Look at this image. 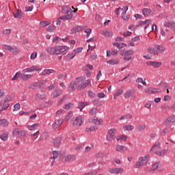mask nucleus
Returning <instances> with one entry per match:
<instances>
[{
	"instance_id": "nucleus-1",
	"label": "nucleus",
	"mask_w": 175,
	"mask_h": 175,
	"mask_svg": "<svg viewBox=\"0 0 175 175\" xmlns=\"http://www.w3.org/2000/svg\"><path fill=\"white\" fill-rule=\"evenodd\" d=\"M66 50H69V46H56L48 49L47 52L51 55H58L59 54H62L65 55L66 54Z\"/></svg>"
},
{
	"instance_id": "nucleus-2",
	"label": "nucleus",
	"mask_w": 175,
	"mask_h": 175,
	"mask_svg": "<svg viewBox=\"0 0 175 175\" xmlns=\"http://www.w3.org/2000/svg\"><path fill=\"white\" fill-rule=\"evenodd\" d=\"M76 80H77V84L78 86L77 87V90H84V88H86L87 85H85V77H77L76 78Z\"/></svg>"
},
{
	"instance_id": "nucleus-3",
	"label": "nucleus",
	"mask_w": 175,
	"mask_h": 175,
	"mask_svg": "<svg viewBox=\"0 0 175 175\" xmlns=\"http://www.w3.org/2000/svg\"><path fill=\"white\" fill-rule=\"evenodd\" d=\"M116 133H117V130H116V129H109L107 133V141L113 142V140L116 139Z\"/></svg>"
},
{
	"instance_id": "nucleus-4",
	"label": "nucleus",
	"mask_w": 175,
	"mask_h": 175,
	"mask_svg": "<svg viewBox=\"0 0 175 175\" xmlns=\"http://www.w3.org/2000/svg\"><path fill=\"white\" fill-rule=\"evenodd\" d=\"M83 122H84V118H81V116H78L76 118H73L71 120V124L73 126H81Z\"/></svg>"
},
{
	"instance_id": "nucleus-5",
	"label": "nucleus",
	"mask_w": 175,
	"mask_h": 175,
	"mask_svg": "<svg viewBox=\"0 0 175 175\" xmlns=\"http://www.w3.org/2000/svg\"><path fill=\"white\" fill-rule=\"evenodd\" d=\"M109 172L111 173V174H122V173H124V168H111L109 169Z\"/></svg>"
},
{
	"instance_id": "nucleus-6",
	"label": "nucleus",
	"mask_w": 175,
	"mask_h": 175,
	"mask_svg": "<svg viewBox=\"0 0 175 175\" xmlns=\"http://www.w3.org/2000/svg\"><path fill=\"white\" fill-rule=\"evenodd\" d=\"M75 159V155H68V156H64L60 158V161L62 162H72Z\"/></svg>"
},
{
	"instance_id": "nucleus-7",
	"label": "nucleus",
	"mask_w": 175,
	"mask_h": 175,
	"mask_svg": "<svg viewBox=\"0 0 175 175\" xmlns=\"http://www.w3.org/2000/svg\"><path fill=\"white\" fill-rule=\"evenodd\" d=\"M4 49L8 51H11L13 54H18V50H17V47L16 46L12 47L9 45H4Z\"/></svg>"
},
{
	"instance_id": "nucleus-8",
	"label": "nucleus",
	"mask_w": 175,
	"mask_h": 175,
	"mask_svg": "<svg viewBox=\"0 0 175 175\" xmlns=\"http://www.w3.org/2000/svg\"><path fill=\"white\" fill-rule=\"evenodd\" d=\"M61 142H62V138L60 137H57L53 139V144L55 148H59V146H61Z\"/></svg>"
},
{
	"instance_id": "nucleus-9",
	"label": "nucleus",
	"mask_w": 175,
	"mask_h": 175,
	"mask_svg": "<svg viewBox=\"0 0 175 175\" xmlns=\"http://www.w3.org/2000/svg\"><path fill=\"white\" fill-rule=\"evenodd\" d=\"M89 122H92L94 125H100L103 122V120L98 119L96 116H94L93 118L89 119Z\"/></svg>"
},
{
	"instance_id": "nucleus-10",
	"label": "nucleus",
	"mask_w": 175,
	"mask_h": 175,
	"mask_svg": "<svg viewBox=\"0 0 175 175\" xmlns=\"http://www.w3.org/2000/svg\"><path fill=\"white\" fill-rule=\"evenodd\" d=\"M173 122H175L174 116L168 117L167 120H165L164 125H165L166 126H169V125L173 124Z\"/></svg>"
},
{
	"instance_id": "nucleus-11",
	"label": "nucleus",
	"mask_w": 175,
	"mask_h": 175,
	"mask_svg": "<svg viewBox=\"0 0 175 175\" xmlns=\"http://www.w3.org/2000/svg\"><path fill=\"white\" fill-rule=\"evenodd\" d=\"M39 70V67L36 66H33L30 68H25L23 70V73H27V72H38Z\"/></svg>"
},
{
	"instance_id": "nucleus-12",
	"label": "nucleus",
	"mask_w": 175,
	"mask_h": 175,
	"mask_svg": "<svg viewBox=\"0 0 175 175\" xmlns=\"http://www.w3.org/2000/svg\"><path fill=\"white\" fill-rule=\"evenodd\" d=\"M77 85H78L77 81L71 82L67 90L69 92H70L71 91H75V90L77 88Z\"/></svg>"
},
{
	"instance_id": "nucleus-13",
	"label": "nucleus",
	"mask_w": 175,
	"mask_h": 175,
	"mask_svg": "<svg viewBox=\"0 0 175 175\" xmlns=\"http://www.w3.org/2000/svg\"><path fill=\"white\" fill-rule=\"evenodd\" d=\"M72 9L68 8V6H64L62 8V13L66 14L67 16H72Z\"/></svg>"
},
{
	"instance_id": "nucleus-14",
	"label": "nucleus",
	"mask_w": 175,
	"mask_h": 175,
	"mask_svg": "<svg viewBox=\"0 0 175 175\" xmlns=\"http://www.w3.org/2000/svg\"><path fill=\"white\" fill-rule=\"evenodd\" d=\"M13 15L14 16V18H21L22 17H24V13L21 12V10H17L16 13H13Z\"/></svg>"
},
{
	"instance_id": "nucleus-15",
	"label": "nucleus",
	"mask_w": 175,
	"mask_h": 175,
	"mask_svg": "<svg viewBox=\"0 0 175 175\" xmlns=\"http://www.w3.org/2000/svg\"><path fill=\"white\" fill-rule=\"evenodd\" d=\"M151 9L150 8H144L142 10V13L144 16V17H148V16H150V14H151Z\"/></svg>"
},
{
	"instance_id": "nucleus-16",
	"label": "nucleus",
	"mask_w": 175,
	"mask_h": 175,
	"mask_svg": "<svg viewBox=\"0 0 175 175\" xmlns=\"http://www.w3.org/2000/svg\"><path fill=\"white\" fill-rule=\"evenodd\" d=\"M135 92H136V90H135L133 89L126 91L125 94H124V98H126V99H128L129 98H131L132 94H135Z\"/></svg>"
},
{
	"instance_id": "nucleus-17",
	"label": "nucleus",
	"mask_w": 175,
	"mask_h": 175,
	"mask_svg": "<svg viewBox=\"0 0 175 175\" xmlns=\"http://www.w3.org/2000/svg\"><path fill=\"white\" fill-rule=\"evenodd\" d=\"M84 30V27H83L82 26H77L72 28V29H71L70 32L71 33H73V32H80V31H83Z\"/></svg>"
},
{
	"instance_id": "nucleus-18",
	"label": "nucleus",
	"mask_w": 175,
	"mask_h": 175,
	"mask_svg": "<svg viewBox=\"0 0 175 175\" xmlns=\"http://www.w3.org/2000/svg\"><path fill=\"white\" fill-rule=\"evenodd\" d=\"M49 137H50V133L49 132H44L40 135L41 140H46Z\"/></svg>"
},
{
	"instance_id": "nucleus-19",
	"label": "nucleus",
	"mask_w": 175,
	"mask_h": 175,
	"mask_svg": "<svg viewBox=\"0 0 175 175\" xmlns=\"http://www.w3.org/2000/svg\"><path fill=\"white\" fill-rule=\"evenodd\" d=\"M8 98L5 97V98L4 99V102L3 103V106L1 107L2 110H6V109H8V107H9V106H10V105L9 103H8Z\"/></svg>"
},
{
	"instance_id": "nucleus-20",
	"label": "nucleus",
	"mask_w": 175,
	"mask_h": 175,
	"mask_svg": "<svg viewBox=\"0 0 175 175\" xmlns=\"http://www.w3.org/2000/svg\"><path fill=\"white\" fill-rule=\"evenodd\" d=\"M120 63V60L118 59H111L107 62V64L109 65H117Z\"/></svg>"
},
{
	"instance_id": "nucleus-21",
	"label": "nucleus",
	"mask_w": 175,
	"mask_h": 175,
	"mask_svg": "<svg viewBox=\"0 0 175 175\" xmlns=\"http://www.w3.org/2000/svg\"><path fill=\"white\" fill-rule=\"evenodd\" d=\"M50 24H51V21H41L40 23V28H44V27H47V25H50Z\"/></svg>"
},
{
	"instance_id": "nucleus-22",
	"label": "nucleus",
	"mask_w": 175,
	"mask_h": 175,
	"mask_svg": "<svg viewBox=\"0 0 175 175\" xmlns=\"http://www.w3.org/2000/svg\"><path fill=\"white\" fill-rule=\"evenodd\" d=\"M164 25L165 27H167V28H174L175 27V23L173 22V21L165 22L164 23Z\"/></svg>"
},
{
	"instance_id": "nucleus-23",
	"label": "nucleus",
	"mask_w": 175,
	"mask_h": 175,
	"mask_svg": "<svg viewBox=\"0 0 175 175\" xmlns=\"http://www.w3.org/2000/svg\"><path fill=\"white\" fill-rule=\"evenodd\" d=\"M154 49H156L157 50V51H159V53H160V54H163V51H165V46H162L160 45H157Z\"/></svg>"
},
{
	"instance_id": "nucleus-24",
	"label": "nucleus",
	"mask_w": 175,
	"mask_h": 175,
	"mask_svg": "<svg viewBox=\"0 0 175 175\" xmlns=\"http://www.w3.org/2000/svg\"><path fill=\"white\" fill-rule=\"evenodd\" d=\"M158 167H162V163L161 162H157L154 163L152 167V170H157Z\"/></svg>"
},
{
	"instance_id": "nucleus-25",
	"label": "nucleus",
	"mask_w": 175,
	"mask_h": 175,
	"mask_svg": "<svg viewBox=\"0 0 175 175\" xmlns=\"http://www.w3.org/2000/svg\"><path fill=\"white\" fill-rule=\"evenodd\" d=\"M159 150V148H161V144H155L153 146H152V148L150 150V152L152 154V152H154V150Z\"/></svg>"
},
{
	"instance_id": "nucleus-26",
	"label": "nucleus",
	"mask_w": 175,
	"mask_h": 175,
	"mask_svg": "<svg viewBox=\"0 0 175 175\" xmlns=\"http://www.w3.org/2000/svg\"><path fill=\"white\" fill-rule=\"evenodd\" d=\"M73 103H68L64 107V109H65V110H70V109H73Z\"/></svg>"
},
{
	"instance_id": "nucleus-27",
	"label": "nucleus",
	"mask_w": 175,
	"mask_h": 175,
	"mask_svg": "<svg viewBox=\"0 0 175 175\" xmlns=\"http://www.w3.org/2000/svg\"><path fill=\"white\" fill-rule=\"evenodd\" d=\"M167 151L166 150H163L161 151H154V154H157V155H159V157H163L165 154H166Z\"/></svg>"
},
{
	"instance_id": "nucleus-28",
	"label": "nucleus",
	"mask_w": 175,
	"mask_h": 175,
	"mask_svg": "<svg viewBox=\"0 0 175 175\" xmlns=\"http://www.w3.org/2000/svg\"><path fill=\"white\" fill-rule=\"evenodd\" d=\"M147 23H151V21L150 19H147L145 21H139L138 23V25H137V27H140L142 25H146V24H147Z\"/></svg>"
},
{
	"instance_id": "nucleus-29",
	"label": "nucleus",
	"mask_w": 175,
	"mask_h": 175,
	"mask_svg": "<svg viewBox=\"0 0 175 175\" xmlns=\"http://www.w3.org/2000/svg\"><path fill=\"white\" fill-rule=\"evenodd\" d=\"M38 126H39V123H36L31 126H29L28 129H29V131H35V129H36V128H38Z\"/></svg>"
},
{
	"instance_id": "nucleus-30",
	"label": "nucleus",
	"mask_w": 175,
	"mask_h": 175,
	"mask_svg": "<svg viewBox=\"0 0 175 175\" xmlns=\"http://www.w3.org/2000/svg\"><path fill=\"white\" fill-rule=\"evenodd\" d=\"M161 65H162V62H152V66L156 68H159Z\"/></svg>"
},
{
	"instance_id": "nucleus-31",
	"label": "nucleus",
	"mask_w": 175,
	"mask_h": 175,
	"mask_svg": "<svg viewBox=\"0 0 175 175\" xmlns=\"http://www.w3.org/2000/svg\"><path fill=\"white\" fill-rule=\"evenodd\" d=\"M79 107H81L80 108V111H81L85 106H88V102L79 103Z\"/></svg>"
},
{
	"instance_id": "nucleus-32",
	"label": "nucleus",
	"mask_w": 175,
	"mask_h": 175,
	"mask_svg": "<svg viewBox=\"0 0 175 175\" xmlns=\"http://www.w3.org/2000/svg\"><path fill=\"white\" fill-rule=\"evenodd\" d=\"M73 18V15H67L59 17L60 20H72Z\"/></svg>"
},
{
	"instance_id": "nucleus-33",
	"label": "nucleus",
	"mask_w": 175,
	"mask_h": 175,
	"mask_svg": "<svg viewBox=\"0 0 175 175\" xmlns=\"http://www.w3.org/2000/svg\"><path fill=\"white\" fill-rule=\"evenodd\" d=\"M150 159V155L149 154H146L144 157H140L139 158V161H141V162H142V163H146V161H147V159Z\"/></svg>"
},
{
	"instance_id": "nucleus-34",
	"label": "nucleus",
	"mask_w": 175,
	"mask_h": 175,
	"mask_svg": "<svg viewBox=\"0 0 175 175\" xmlns=\"http://www.w3.org/2000/svg\"><path fill=\"white\" fill-rule=\"evenodd\" d=\"M148 51L150 54H154V55H158V51L155 50V49H151L150 47H148Z\"/></svg>"
},
{
	"instance_id": "nucleus-35",
	"label": "nucleus",
	"mask_w": 175,
	"mask_h": 175,
	"mask_svg": "<svg viewBox=\"0 0 175 175\" xmlns=\"http://www.w3.org/2000/svg\"><path fill=\"white\" fill-rule=\"evenodd\" d=\"M126 135H119L116 137V139L118 140V142H120V140H122L123 139V142H126Z\"/></svg>"
},
{
	"instance_id": "nucleus-36",
	"label": "nucleus",
	"mask_w": 175,
	"mask_h": 175,
	"mask_svg": "<svg viewBox=\"0 0 175 175\" xmlns=\"http://www.w3.org/2000/svg\"><path fill=\"white\" fill-rule=\"evenodd\" d=\"M125 148V146L118 145L116 146V151H119V152H124V149Z\"/></svg>"
},
{
	"instance_id": "nucleus-37",
	"label": "nucleus",
	"mask_w": 175,
	"mask_h": 175,
	"mask_svg": "<svg viewBox=\"0 0 175 175\" xmlns=\"http://www.w3.org/2000/svg\"><path fill=\"white\" fill-rule=\"evenodd\" d=\"M20 135V131L18 130V129H15L13 131H12V135L14 137V136H16V137H18Z\"/></svg>"
},
{
	"instance_id": "nucleus-38",
	"label": "nucleus",
	"mask_w": 175,
	"mask_h": 175,
	"mask_svg": "<svg viewBox=\"0 0 175 175\" xmlns=\"http://www.w3.org/2000/svg\"><path fill=\"white\" fill-rule=\"evenodd\" d=\"M0 139L3 140V142H6L8 140V133H4L0 136Z\"/></svg>"
},
{
	"instance_id": "nucleus-39",
	"label": "nucleus",
	"mask_w": 175,
	"mask_h": 175,
	"mask_svg": "<svg viewBox=\"0 0 175 175\" xmlns=\"http://www.w3.org/2000/svg\"><path fill=\"white\" fill-rule=\"evenodd\" d=\"M72 116H73V112L69 111L65 117V121H69V120H70V118H72Z\"/></svg>"
},
{
	"instance_id": "nucleus-40",
	"label": "nucleus",
	"mask_w": 175,
	"mask_h": 175,
	"mask_svg": "<svg viewBox=\"0 0 175 175\" xmlns=\"http://www.w3.org/2000/svg\"><path fill=\"white\" fill-rule=\"evenodd\" d=\"M124 131H133V125H126L123 126Z\"/></svg>"
},
{
	"instance_id": "nucleus-41",
	"label": "nucleus",
	"mask_w": 175,
	"mask_h": 175,
	"mask_svg": "<svg viewBox=\"0 0 175 175\" xmlns=\"http://www.w3.org/2000/svg\"><path fill=\"white\" fill-rule=\"evenodd\" d=\"M137 83H142L143 85H147V83L146 81H143V78H137L136 79Z\"/></svg>"
},
{
	"instance_id": "nucleus-42",
	"label": "nucleus",
	"mask_w": 175,
	"mask_h": 175,
	"mask_svg": "<svg viewBox=\"0 0 175 175\" xmlns=\"http://www.w3.org/2000/svg\"><path fill=\"white\" fill-rule=\"evenodd\" d=\"M53 156L51 157V159H57V158H58V155H59L58 151L55 150V151H53Z\"/></svg>"
},
{
	"instance_id": "nucleus-43",
	"label": "nucleus",
	"mask_w": 175,
	"mask_h": 175,
	"mask_svg": "<svg viewBox=\"0 0 175 175\" xmlns=\"http://www.w3.org/2000/svg\"><path fill=\"white\" fill-rule=\"evenodd\" d=\"M103 34L105 36H113V32L109 31L107 30L103 31Z\"/></svg>"
},
{
	"instance_id": "nucleus-44",
	"label": "nucleus",
	"mask_w": 175,
	"mask_h": 175,
	"mask_svg": "<svg viewBox=\"0 0 175 175\" xmlns=\"http://www.w3.org/2000/svg\"><path fill=\"white\" fill-rule=\"evenodd\" d=\"M126 52V56L128 55H133V54H135V51L133 50H127L125 51Z\"/></svg>"
},
{
	"instance_id": "nucleus-45",
	"label": "nucleus",
	"mask_w": 175,
	"mask_h": 175,
	"mask_svg": "<svg viewBox=\"0 0 175 175\" xmlns=\"http://www.w3.org/2000/svg\"><path fill=\"white\" fill-rule=\"evenodd\" d=\"M0 125H3L4 126L8 125V120L6 119H1Z\"/></svg>"
},
{
	"instance_id": "nucleus-46",
	"label": "nucleus",
	"mask_w": 175,
	"mask_h": 175,
	"mask_svg": "<svg viewBox=\"0 0 175 175\" xmlns=\"http://www.w3.org/2000/svg\"><path fill=\"white\" fill-rule=\"evenodd\" d=\"M98 111V108H93L90 111V116H94V114H96Z\"/></svg>"
},
{
	"instance_id": "nucleus-47",
	"label": "nucleus",
	"mask_w": 175,
	"mask_h": 175,
	"mask_svg": "<svg viewBox=\"0 0 175 175\" xmlns=\"http://www.w3.org/2000/svg\"><path fill=\"white\" fill-rule=\"evenodd\" d=\"M40 75L42 76H45V75H50V69L44 70Z\"/></svg>"
},
{
	"instance_id": "nucleus-48",
	"label": "nucleus",
	"mask_w": 175,
	"mask_h": 175,
	"mask_svg": "<svg viewBox=\"0 0 175 175\" xmlns=\"http://www.w3.org/2000/svg\"><path fill=\"white\" fill-rule=\"evenodd\" d=\"M21 106L20 105V103H16L14 105V111H17L18 110H20V108Z\"/></svg>"
},
{
	"instance_id": "nucleus-49",
	"label": "nucleus",
	"mask_w": 175,
	"mask_h": 175,
	"mask_svg": "<svg viewBox=\"0 0 175 175\" xmlns=\"http://www.w3.org/2000/svg\"><path fill=\"white\" fill-rule=\"evenodd\" d=\"M43 85H44V83L39 82V88H41L42 92H44L46 91V89H44Z\"/></svg>"
},
{
	"instance_id": "nucleus-50",
	"label": "nucleus",
	"mask_w": 175,
	"mask_h": 175,
	"mask_svg": "<svg viewBox=\"0 0 175 175\" xmlns=\"http://www.w3.org/2000/svg\"><path fill=\"white\" fill-rule=\"evenodd\" d=\"M157 92L161 93L162 92V90L159 88H153L152 89V94H157Z\"/></svg>"
},
{
	"instance_id": "nucleus-51",
	"label": "nucleus",
	"mask_w": 175,
	"mask_h": 175,
	"mask_svg": "<svg viewBox=\"0 0 175 175\" xmlns=\"http://www.w3.org/2000/svg\"><path fill=\"white\" fill-rule=\"evenodd\" d=\"M55 28V25H49L47 29H46V31H48V32H51V31H54V29Z\"/></svg>"
},
{
	"instance_id": "nucleus-52",
	"label": "nucleus",
	"mask_w": 175,
	"mask_h": 175,
	"mask_svg": "<svg viewBox=\"0 0 175 175\" xmlns=\"http://www.w3.org/2000/svg\"><path fill=\"white\" fill-rule=\"evenodd\" d=\"M144 165H146V163L141 162V160H139V161L137 162L136 164V167H137V169H139V167H140V166H143Z\"/></svg>"
},
{
	"instance_id": "nucleus-53",
	"label": "nucleus",
	"mask_w": 175,
	"mask_h": 175,
	"mask_svg": "<svg viewBox=\"0 0 175 175\" xmlns=\"http://www.w3.org/2000/svg\"><path fill=\"white\" fill-rule=\"evenodd\" d=\"M85 32L86 34V38H90V35H91L92 29H87L85 30Z\"/></svg>"
},
{
	"instance_id": "nucleus-54",
	"label": "nucleus",
	"mask_w": 175,
	"mask_h": 175,
	"mask_svg": "<svg viewBox=\"0 0 175 175\" xmlns=\"http://www.w3.org/2000/svg\"><path fill=\"white\" fill-rule=\"evenodd\" d=\"M139 40H140V37L135 36V37L131 38V42H139Z\"/></svg>"
},
{
	"instance_id": "nucleus-55",
	"label": "nucleus",
	"mask_w": 175,
	"mask_h": 175,
	"mask_svg": "<svg viewBox=\"0 0 175 175\" xmlns=\"http://www.w3.org/2000/svg\"><path fill=\"white\" fill-rule=\"evenodd\" d=\"M64 59L66 61H70V59H72V55L70 54H68L66 56H64Z\"/></svg>"
},
{
	"instance_id": "nucleus-56",
	"label": "nucleus",
	"mask_w": 175,
	"mask_h": 175,
	"mask_svg": "<svg viewBox=\"0 0 175 175\" xmlns=\"http://www.w3.org/2000/svg\"><path fill=\"white\" fill-rule=\"evenodd\" d=\"M131 34H132V32L128 31H126V32H124V33H123V36H124V38H128V36H131Z\"/></svg>"
},
{
	"instance_id": "nucleus-57",
	"label": "nucleus",
	"mask_w": 175,
	"mask_h": 175,
	"mask_svg": "<svg viewBox=\"0 0 175 175\" xmlns=\"http://www.w3.org/2000/svg\"><path fill=\"white\" fill-rule=\"evenodd\" d=\"M88 95L91 98H94L95 96V93H94V92H92V90H89L88 92Z\"/></svg>"
},
{
	"instance_id": "nucleus-58",
	"label": "nucleus",
	"mask_w": 175,
	"mask_h": 175,
	"mask_svg": "<svg viewBox=\"0 0 175 175\" xmlns=\"http://www.w3.org/2000/svg\"><path fill=\"white\" fill-rule=\"evenodd\" d=\"M18 77H20V72H16L15 75L12 77V81L17 80Z\"/></svg>"
},
{
	"instance_id": "nucleus-59",
	"label": "nucleus",
	"mask_w": 175,
	"mask_h": 175,
	"mask_svg": "<svg viewBox=\"0 0 175 175\" xmlns=\"http://www.w3.org/2000/svg\"><path fill=\"white\" fill-rule=\"evenodd\" d=\"M160 85H161V88H163V90H166V88L167 87V83H166L165 82H162L160 83Z\"/></svg>"
},
{
	"instance_id": "nucleus-60",
	"label": "nucleus",
	"mask_w": 175,
	"mask_h": 175,
	"mask_svg": "<svg viewBox=\"0 0 175 175\" xmlns=\"http://www.w3.org/2000/svg\"><path fill=\"white\" fill-rule=\"evenodd\" d=\"M54 126H55L56 128H58V126H59V125H61V121L59 120H55L54 124H53Z\"/></svg>"
},
{
	"instance_id": "nucleus-61",
	"label": "nucleus",
	"mask_w": 175,
	"mask_h": 175,
	"mask_svg": "<svg viewBox=\"0 0 175 175\" xmlns=\"http://www.w3.org/2000/svg\"><path fill=\"white\" fill-rule=\"evenodd\" d=\"M32 10H33V5L25 8V12H32Z\"/></svg>"
},
{
	"instance_id": "nucleus-62",
	"label": "nucleus",
	"mask_w": 175,
	"mask_h": 175,
	"mask_svg": "<svg viewBox=\"0 0 175 175\" xmlns=\"http://www.w3.org/2000/svg\"><path fill=\"white\" fill-rule=\"evenodd\" d=\"M27 133L25 132V131H19V135L18 137H20L21 136H26Z\"/></svg>"
},
{
	"instance_id": "nucleus-63",
	"label": "nucleus",
	"mask_w": 175,
	"mask_h": 175,
	"mask_svg": "<svg viewBox=\"0 0 175 175\" xmlns=\"http://www.w3.org/2000/svg\"><path fill=\"white\" fill-rule=\"evenodd\" d=\"M97 96H98V98H105V96H106V95L103 92H99V93H98Z\"/></svg>"
},
{
	"instance_id": "nucleus-64",
	"label": "nucleus",
	"mask_w": 175,
	"mask_h": 175,
	"mask_svg": "<svg viewBox=\"0 0 175 175\" xmlns=\"http://www.w3.org/2000/svg\"><path fill=\"white\" fill-rule=\"evenodd\" d=\"M124 90H122V89H121V88H119L118 90V92L115 94V95H117L118 96H120V95H121V94H122V92H123Z\"/></svg>"
}]
</instances>
